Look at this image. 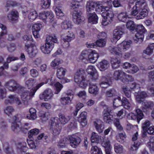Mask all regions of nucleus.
Listing matches in <instances>:
<instances>
[{
    "instance_id": "nucleus-1",
    "label": "nucleus",
    "mask_w": 154,
    "mask_h": 154,
    "mask_svg": "<svg viewBox=\"0 0 154 154\" xmlns=\"http://www.w3.org/2000/svg\"><path fill=\"white\" fill-rule=\"evenodd\" d=\"M74 2L71 3L70 5V9L73 11L72 16L73 22L75 23L79 24L84 20V17L82 16V7L79 5V0H72Z\"/></svg>"
},
{
    "instance_id": "nucleus-2",
    "label": "nucleus",
    "mask_w": 154,
    "mask_h": 154,
    "mask_svg": "<svg viewBox=\"0 0 154 154\" xmlns=\"http://www.w3.org/2000/svg\"><path fill=\"white\" fill-rule=\"evenodd\" d=\"M104 2L107 3L108 6H104L102 12L101 13L103 18L102 22V24L104 26L110 23L112 20L114 15L110 7L111 1L110 0H105Z\"/></svg>"
},
{
    "instance_id": "nucleus-3",
    "label": "nucleus",
    "mask_w": 154,
    "mask_h": 154,
    "mask_svg": "<svg viewBox=\"0 0 154 154\" xmlns=\"http://www.w3.org/2000/svg\"><path fill=\"white\" fill-rule=\"evenodd\" d=\"M57 38L55 36H48L46 38V42L45 45L40 47V49L45 54H49L54 47V43H57Z\"/></svg>"
},
{
    "instance_id": "nucleus-4",
    "label": "nucleus",
    "mask_w": 154,
    "mask_h": 154,
    "mask_svg": "<svg viewBox=\"0 0 154 154\" xmlns=\"http://www.w3.org/2000/svg\"><path fill=\"white\" fill-rule=\"evenodd\" d=\"M85 78V70L81 69L76 72L74 76V80L81 87L85 88L88 85L89 81L86 80Z\"/></svg>"
},
{
    "instance_id": "nucleus-5",
    "label": "nucleus",
    "mask_w": 154,
    "mask_h": 154,
    "mask_svg": "<svg viewBox=\"0 0 154 154\" xmlns=\"http://www.w3.org/2000/svg\"><path fill=\"white\" fill-rule=\"evenodd\" d=\"M43 82L38 84L36 86L31 89L29 91H27L26 90H25V88H24V90H23L22 91H20V93L21 94L22 98L24 101L29 100L30 97H32L34 96L37 90L43 85Z\"/></svg>"
},
{
    "instance_id": "nucleus-6",
    "label": "nucleus",
    "mask_w": 154,
    "mask_h": 154,
    "mask_svg": "<svg viewBox=\"0 0 154 154\" xmlns=\"http://www.w3.org/2000/svg\"><path fill=\"white\" fill-rule=\"evenodd\" d=\"M4 86L8 90L11 91H14L17 90L20 93L24 90V87L18 84L14 80L11 79L5 82Z\"/></svg>"
},
{
    "instance_id": "nucleus-7",
    "label": "nucleus",
    "mask_w": 154,
    "mask_h": 154,
    "mask_svg": "<svg viewBox=\"0 0 154 154\" xmlns=\"http://www.w3.org/2000/svg\"><path fill=\"white\" fill-rule=\"evenodd\" d=\"M135 30L137 33L133 37L134 41L135 43H140L143 41L144 38L143 34L146 30L142 25H137Z\"/></svg>"
},
{
    "instance_id": "nucleus-8",
    "label": "nucleus",
    "mask_w": 154,
    "mask_h": 154,
    "mask_svg": "<svg viewBox=\"0 0 154 154\" xmlns=\"http://www.w3.org/2000/svg\"><path fill=\"white\" fill-rule=\"evenodd\" d=\"M51 121V128L52 130L53 134L55 136L59 134L62 128L59 123V119L57 117L52 118Z\"/></svg>"
},
{
    "instance_id": "nucleus-9",
    "label": "nucleus",
    "mask_w": 154,
    "mask_h": 154,
    "mask_svg": "<svg viewBox=\"0 0 154 154\" xmlns=\"http://www.w3.org/2000/svg\"><path fill=\"white\" fill-rule=\"evenodd\" d=\"M136 113L133 112L129 113L127 116V118L129 119L136 120L137 123H139L140 121L143 119L144 115L142 111L140 109H137L136 110Z\"/></svg>"
},
{
    "instance_id": "nucleus-10",
    "label": "nucleus",
    "mask_w": 154,
    "mask_h": 154,
    "mask_svg": "<svg viewBox=\"0 0 154 154\" xmlns=\"http://www.w3.org/2000/svg\"><path fill=\"white\" fill-rule=\"evenodd\" d=\"M25 49L28 52L29 57L31 58L35 57L38 52L35 45L32 43H26Z\"/></svg>"
},
{
    "instance_id": "nucleus-11",
    "label": "nucleus",
    "mask_w": 154,
    "mask_h": 154,
    "mask_svg": "<svg viewBox=\"0 0 154 154\" xmlns=\"http://www.w3.org/2000/svg\"><path fill=\"white\" fill-rule=\"evenodd\" d=\"M86 71L88 73L91 75V80L90 82L96 83V81L98 78V75L96 71L95 68L91 66H89L86 69Z\"/></svg>"
},
{
    "instance_id": "nucleus-12",
    "label": "nucleus",
    "mask_w": 154,
    "mask_h": 154,
    "mask_svg": "<svg viewBox=\"0 0 154 154\" xmlns=\"http://www.w3.org/2000/svg\"><path fill=\"white\" fill-rule=\"evenodd\" d=\"M75 38V36L74 34L72 32L69 33L62 39V42H63L62 45L63 47L65 48H68L69 45V42L74 39Z\"/></svg>"
},
{
    "instance_id": "nucleus-13",
    "label": "nucleus",
    "mask_w": 154,
    "mask_h": 154,
    "mask_svg": "<svg viewBox=\"0 0 154 154\" xmlns=\"http://www.w3.org/2000/svg\"><path fill=\"white\" fill-rule=\"evenodd\" d=\"M53 94L51 89H48L45 90L42 94L40 95L41 100L44 99L45 101H48L52 97Z\"/></svg>"
},
{
    "instance_id": "nucleus-14",
    "label": "nucleus",
    "mask_w": 154,
    "mask_h": 154,
    "mask_svg": "<svg viewBox=\"0 0 154 154\" xmlns=\"http://www.w3.org/2000/svg\"><path fill=\"white\" fill-rule=\"evenodd\" d=\"M69 139L71 146L72 147L75 148L79 145L81 141L80 137L74 135L70 136Z\"/></svg>"
},
{
    "instance_id": "nucleus-15",
    "label": "nucleus",
    "mask_w": 154,
    "mask_h": 154,
    "mask_svg": "<svg viewBox=\"0 0 154 154\" xmlns=\"http://www.w3.org/2000/svg\"><path fill=\"white\" fill-rule=\"evenodd\" d=\"M97 6V3L93 2H88L86 5V14L87 15L94 13V9Z\"/></svg>"
},
{
    "instance_id": "nucleus-16",
    "label": "nucleus",
    "mask_w": 154,
    "mask_h": 154,
    "mask_svg": "<svg viewBox=\"0 0 154 154\" xmlns=\"http://www.w3.org/2000/svg\"><path fill=\"white\" fill-rule=\"evenodd\" d=\"M89 85V92L94 95H96L98 93L99 89L96 85V83H93L92 82H88V85Z\"/></svg>"
},
{
    "instance_id": "nucleus-17",
    "label": "nucleus",
    "mask_w": 154,
    "mask_h": 154,
    "mask_svg": "<svg viewBox=\"0 0 154 154\" xmlns=\"http://www.w3.org/2000/svg\"><path fill=\"white\" fill-rule=\"evenodd\" d=\"M134 95L136 97L137 101L139 103H141L143 101V100L147 96L146 92L144 91H138L135 92Z\"/></svg>"
},
{
    "instance_id": "nucleus-18",
    "label": "nucleus",
    "mask_w": 154,
    "mask_h": 154,
    "mask_svg": "<svg viewBox=\"0 0 154 154\" xmlns=\"http://www.w3.org/2000/svg\"><path fill=\"white\" fill-rule=\"evenodd\" d=\"M87 113L84 111L81 113L78 118V120L82 126H85L87 123Z\"/></svg>"
},
{
    "instance_id": "nucleus-19",
    "label": "nucleus",
    "mask_w": 154,
    "mask_h": 154,
    "mask_svg": "<svg viewBox=\"0 0 154 154\" xmlns=\"http://www.w3.org/2000/svg\"><path fill=\"white\" fill-rule=\"evenodd\" d=\"M108 49L111 54L113 55H118L120 57H122V51L120 49L119 45L118 47L115 46H109Z\"/></svg>"
},
{
    "instance_id": "nucleus-20",
    "label": "nucleus",
    "mask_w": 154,
    "mask_h": 154,
    "mask_svg": "<svg viewBox=\"0 0 154 154\" xmlns=\"http://www.w3.org/2000/svg\"><path fill=\"white\" fill-rule=\"evenodd\" d=\"M7 17L9 20L11 22L17 21L19 17L18 13L16 10H12L8 14Z\"/></svg>"
},
{
    "instance_id": "nucleus-21",
    "label": "nucleus",
    "mask_w": 154,
    "mask_h": 154,
    "mask_svg": "<svg viewBox=\"0 0 154 154\" xmlns=\"http://www.w3.org/2000/svg\"><path fill=\"white\" fill-rule=\"evenodd\" d=\"M122 30V28L121 27H117L113 32V38L116 39H119L123 34Z\"/></svg>"
},
{
    "instance_id": "nucleus-22",
    "label": "nucleus",
    "mask_w": 154,
    "mask_h": 154,
    "mask_svg": "<svg viewBox=\"0 0 154 154\" xmlns=\"http://www.w3.org/2000/svg\"><path fill=\"white\" fill-rule=\"evenodd\" d=\"M147 8V7L141 9V10L140 11L139 14L135 17V18L138 20L143 19L145 17H147L148 13Z\"/></svg>"
},
{
    "instance_id": "nucleus-23",
    "label": "nucleus",
    "mask_w": 154,
    "mask_h": 154,
    "mask_svg": "<svg viewBox=\"0 0 154 154\" xmlns=\"http://www.w3.org/2000/svg\"><path fill=\"white\" fill-rule=\"evenodd\" d=\"M96 129L99 133L102 132L104 128L103 122L100 120H97L94 122Z\"/></svg>"
},
{
    "instance_id": "nucleus-24",
    "label": "nucleus",
    "mask_w": 154,
    "mask_h": 154,
    "mask_svg": "<svg viewBox=\"0 0 154 154\" xmlns=\"http://www.w3.org/2000/svg\"><path fill=\"white\" fill-rule=\"evenodd\" d=\"M102 146L105 148L106 154H111V148L110 147V142L109 140H107L103 141L102 142Z\"/></svg>"
},
{
    "instance_id": "nucleus-25",
    "label": "nucleus",
    "mask_w": 154,
    "mask_h": 154,
    "mask_svg": "<svg viewBox=\"0 0 154 154\" xmlns=\"http://www.w3.org/2000/svg\"><path fill=\"white\" fill-rule=\"evenodd\" d=\"M131 42L124 41L120 44L119 45L120 49L122 51H125L128 49L130 46Z\"/></svg>"
},
{
    "instance_id": "nucleus-26",
    "label": "nucleus",
    "mask_w": 154,
    "mask_h": 154,
    "mask_svg": "<svg viewBox=\"0 0 154 154\" xmlns=\"http://www.w3.org/2000/svg\"><path fill=\"white\" fill-rule=\"evenodd\" d=\"M109 66V62L106 60H103L98 64V67L101 71H104L107 69Z\"/></svg>"
},
{
    "instance_id": "nucleus-27",
    "label": "nucleus",
    "mask_w": 154,
    "mask_h": 154,
    "mask_svg": "<svg viewBox=\"0 0 154 154\" xmlns=\"http://www.w3.org/2000/svg\"><path fill=\"white\" fill-rule=\"evenodd\" d=\"M73 97V95L72 94L70 95L69 96H68L67 97H62L60 99V102L63 105H66L70 103Z\"/></svg>"
},
{
    "instance_id": "nucleus-28",
    "label": "nucleus",
    "mask_w": 154,
    "mask_h": 154,
    "mask_svg": "<svg viewBox=\"0 0 154 154\" xmlns=\"http://www.w3.org/2000/svg\"><path fill=\"white\" fill-rule=\"evenodd\" d=\"M66 69L63 67H58L57 72V76L59 79H62L64 77Z\"/></svg>"
},
{
    "instance_id": "nucleus-29",
    "label": "nucleus",
    "mask_w": 154,
    "mask_h": 154,
    "mask_svg": "<svg viewBox=\"0 0 154 154\" xmlns=\"http://www.w3.org/2000/svg\"><path fill=\"white\" fill-rule=\"evenodd\" d=\"M36 112L35 109L32 108H31L29 109L30 114H28L26 117L29 119L35 120L37 117Z\"/></svg>"
},
{
    "instance_id": "nucleus-30",
    "label": "nucleus",
    "mask_w": 154,
    "mask_h": 154,
    "mask_svg": "<svg viewBox=\"0 0 154 154\" xmlns=\"http://www.w3.org/2000/svg\"><path fill=\"white\" fill-rule=\"evenodd\" d=\"M87 15L88 21L93 24H96L97 22L98 17L96 14L93 13Z\"/></svg>"
},
{
    "instance_id": "nucleus-31",
    "label": "nucleus",
    "mask_w": 154,
    "mask_h": 154,
    "mask_svg": "<svg viewBox=\"0 0 154 154\" xmlns=\"http://www.w3.org/2000/svg\"><path fill=\"white\" fill-rule=\"evenodd\" d=\"M99 57L97 53L92 52L88 55V58L90 61L92 63H95Z\"/></svg>"
},
{
    "instance_id": "nucleus-32",
    "label": "nucleus",
    "mask_w": 154,
    "mask_h": 154,
    "mask_svg": "<svg viewBox=\"0 0 154 154\" xmlns=\"http://www.w3.org/2000/svg\"><path fill=\"white\" fill-rule=\"evenodd\" d=\"M136 6L141 9L143 8L147 7V5L145 0H137L135 1V5Z\"/></svg>"
},
{
    "instance_id": "nucleus-33",
    "label": "nucleus",
    "mask_w": 154,
    "mask_h": 154,
    "mask_svg": "<svg viewBox=\"0 0 154 154\" xmlns=\"http://www.w3.org/2000/svg\"><path fill=\"white\" fill-rule=\"evenodd\" d=\"M142 105V108L143 110L145 109L147 110L152 109L154 106L153 103L151 102H147L143 101L141 103Z\"/></svg>"
},
{
    "instance_id": "nucleus-34",
    "label": "nucleus",
    "mask_w": 154,
    "mask_h": 154,
    "mask_svg": "<svg viewBox=\"0 0 154 154\" xmlns=\"http://www.w3.org/2000/svg\"><path fill=\"white\" fill-rule=\"evenodd\" d=\"M20 124L12 122L11 129L14 132L18 133L21 131Z\"/></svg>"
},
{
    "instance_id": "nucleus-35",
    "label": "nucleus",
    "mask_w": 154,
    "mask_h": 154,
    "mask_svg": "<svg viewBox=\"0 0 154 154\" xmlns=\"http://www.w3.org/2000/svg\"><path fill=\"white\" fill-rule=\"evenodd\" d=\"M154 51V43L150 44L146 49L143 51V53L148 55H150L153 53Z\"/></svg>"
},
{
    "instance_id": "nucleus-36",
    "label": "nucleus",
    "mask_w": 154,
    "mask_h": 154,
    "mask_svg": "<svg viewBox=\"0 0 154 154\" xmlns=\"http://www.w3.org/2000/svg\"><path fill=\"white\" fill-rule=\"evenodd\" d=\"M101 87L104 88H107L109 86V79L105 77H103L101 82L100 83Z\"/></svg>"
},
{
    "instance_id": "nucleus-37",
    "label": "nucleus",
    "mask_w": 154,
    "mask_h": 154,
    "mask_svg": "<svg viewBox=\"0 0 154 154\" xmlns=\"http://www.w3.org/2000/svg\"><path fill=\"white\" fill-rule=\"evenodd\" d=\"M137 25L131 20H128L127 22L126 26L127 29L131 31H134L136 29Z\"/></svg>"
},
{
    "instance_id": "nucleus-38",
    "label": "nucleus",
    "mask_w": 154,
    "mask_h": 154,
    "mask_svg": "<svg viewBox=\"0 0 154 154\" xmlns=\"http://www.w3.org/2000/svg\"><path fill=\"white\" fill-rule=\"evenodd\" d=\"M59 120L62 124L65 125L70 120V118L69 116H65L63 114H60L59 116Z\"/></svg>"
},
{
    "instance_id": "nucleus-39",
    "label": "nucleus",
    "mask_w": 154,
    "mask_h": 154,
    "mask_svg": "<svg viewBox=\"0 0 154 154\" xmlns=\"http://www.w3.org/2000/svg\"><path fill=\"white\" fill-rule=\"evenodd\" d=\"M18 150L21 153L25 152L27 150L26 144L24 142L20 143L18 145Z\"/></svg>"
},
{
    "instance_id": "nucleus-40",
    "label": "nucleus",
    "mask_w": 154,
    "mask_h": 154,
    "mask_svg": "<svg viewBox=\"0 0 154 154\" xmlns=\"http://www.w3.org/2000/svg\"><path fill=\"white\" fill-rule=\"evenodd\" d=\"M128 17V15L126 12H121L118 16L119 20L123 22H125Z\"/></svg>"
},
{
    "instance_id": "nucleus-41",
    "label": "nucleus",
    "mask_w": 154,
    "mask_h": 154,
    "mask_svg": "<svg viewBox=\"0 0 154 154\" xmlns=\"http://www.w3.org/2000/svg\"><path fill=\"white\" fill-rule=\"evenodd\" d=\"M100 137L97 134L94 132L91 134V140L92 143H98L99 142Z\"/></svg>"
},
{
    "instance_id": "nucleus-42",
    "label": "nucleus",
    "mask_w": 154,
    "mask_h": 154,
    "mask_svg": "<svg viewBox=\"0 0 154 154\" xmlns=\"http://www.w3.org/2000/svg\"><path fill=\"white\" fill-rule=\"evenodd\" d=\"M111 63L113 68L114 69L116 68L119 66L120 61L116 58H112Z\"/></svg>"
},
{
    "instance_id": "nucleus-43",
    "label": "nucleus",
    "mask_w": 154,
    "mask_h": 154,
    "mask_svg": "<svg viewBox=\"0 0 154 154\" xmlns=\"http://www.w3.org/2000/svg\"><path fill=\"white\" fill-rule=\"evenodd\" d=\"M37 12L35 11L31 10L29 12L28 17L30 21H33L37 18Z\"/></svg>"
},
{
    "instance_id": "nucleus-44",
    "label": "nucleus",
    "mask_w": 154,
    "mask_h": 154,
    "mask_svg": "<svg viewBox=\"0 0 154 154\" xmlns=\"http://www.w3.org/2000/svg\"><path fill=\"white\" fill-rule=\"evenodd\" d=\"M71 23L70 21L65 20L62 23L61 27L63 29H67L71 27Z\"/></svg>"
},
{
    "instance_id": "nucleus-45",
    "label": "nucleus",
    "mask_w": 154,
    "mask_h": 154,
    "mask_svg": "<svg viewBox=\"0 0 154 154\" xmlns=\"http://www.w3.org/2000/svg\"><path fill=\"white\" fill-rule=\"evenodd\" d=\"M125 73L121 70L116 71L114 73L113 76L116 80L120 79L122 75L124 76Z\"/></svg>"
},
{
    "instance_id": "nucleus-46",
    "label": "nucleus",
    "mask_w": 154,
    "mask_h": 154,
    "mask_svg": "<svg viewBox=\"0 0 154 154\" xmlns=\"http://www.w3.org/2000/svg\"><path fill=\"white\" fill-rule=\"evenodd\" d=\"M116 90L114 88H112L106 91L105 94L106 97H111L116 95Z\"/></svg>"
},
{
    "instance_id": "nucleus-47",
    "label": "nucleus",
    "mask_w": 154,
    "mask_h": 154,
    "mask_svg": "<svg viewBox=\"0 0 154 154\" xmlns=\"http://www.w3.org/2000/svg\"><path fill=\"white\" fill-rule=\"evenodd\" d=\"M122 105L126 109H129L131 106V104L129 102L128 100L125 97H124L122 99Z\"/></svg>"
},
{
    "instance_id": "nucleus-48",
    "label": "nucleus",
    "mask_w": 154,
    "mask_h": 154,
    "mask_svg": "<svg viewBox=\"0 0 154 154\" xmlns=\"http://www.w3.org/2000/svg\"><path fill=\"white\" fill-rule=\"evenodd\" d=\"M50 85H54L56 89L55 93L57 94H58L60 91L63 87L62 85L59 82H57L55 84L51 82L50 84Z\"/></svg>"
},
{
    "instance_id": "nucleus-49",
    "label": "nucleus",
    "mask_w": 154,
    "mask_h": 154,
    "mask_svg": "<svg viewBox=\"0 0 154 154\" xmlns=\"http://www.w3.org/2000/svg\"><path fill=\"white\" fill-rule=\"evenodd\" d=\"M15 96L12 95L9 96L8 98L5 100L4 103L6 105L13 103L15 102Z\"/></svg>"
},
{
    "instance_id": "nucleus-50",
    "label": "nucleus",
    "mask_w": 154,
    "mask_h": 154,
    "mask_svg": "<svg viewBox=\"0 0 154 154\" xmlns=\"http://www.w3.org/2000/svg\"><path fill=\"white\" fill-rule=\"evenodd\" d=\"M91 153V154H103L101 150L96 146L92 147Z\"/></svg>"
},
{
    "instance_id": "nucleus-51",
    "label": "nucleus",
    "mask_w": 154,
    "mask_h": 154,
    "mask_svg": "<svg viewBox=\"0 0 154 154\" xmlns=\"http://www.w3.org/2000/svg\"><path fill=\"white\" fill-rule=\"evenodd\" d=\"M39 132L38 129L35 128L31 130L28 133V137L30 138L33 136L38 134Z\"/></svg>"
},
{
    "instance_id": "nucleus-52",
    "label": "nucleus",
    "mask_w": 154,
    "mask_h": 154,
    "mask_svg": "<svg viewBox=\"0 0 154 154\" xmlns=\"http://www.w3.org/2000/svg\"><path fill=\"white\" fill-rule=\"evenodd\" d=\"M14 109L11 106H8L6 107L4 109V112L8 116L11 115L14 111Z\"/></svg>"
},
{
    "instance_id": "nucleus-53",
    "label": "nucleus",
    "mask_w": 154,
    "mask_h": 154,
    "mask_svg": "<svg viewBox=\"0 0 154 154\" xmlns=\"http://www.w3.org/2000/svg\"><path fill=\"white\" fill-rule=\"evenodd\" d=\"M0 28L3 30L2 32H1L0 34V41H1L2 40H4V36L7 34V32L6 30V27L2 24H0Z\"/></svg>"
},
{
    "instance_id": "nucleus-54",
    "label": "nucleus",
    "mask_w": 154,
    "mask_h": 154,
    "mask_svg": "<svg viewBox=\"0 0 154 154\" xmlns=\"http://www.w3.org/2000/svg\"><path fill=\"white\" fill-rule=\"evenodd\" d=\"M114 149L115 152L118 153H122L123 151V146L118 143H115L114 144Z\"/></svg>"
},
{
    "instance_id": "nucleus-55",
    "label": "nucleus",
    "mask_w": 154,
    "mask_h": 154,
    "mask_svg": "<svg viewBox=\"0 0 154 154\" xmlns=\"http://www.w3.org/2000/svg\"><path fill=\"white\" fill-rule=\"evenodd\" d=\"M103 120L107 123L110 124L111 123L113 119V116L110 114L106 115L103 116Z\"/></svg>"
},
{
    "instance_id": "nucleus-56",
    "label": "nucleus",
    "mask_w": 154,
    "mask_h": 154,
    "mask_svg": "<svg viewBox=\"0 0 154 154\" xmlns=\"http://www.w3.org/2000/svg\"><path fill=\"white\" fill-rule=\"evenodd\" d=\"M50 0H42L41 1V5L42 8H49L50 5Z\"/></svg>"
},
{
    "instance_id": "nucleus-57",
    "label": "nucleus",
    "mask_w": 154,
    "mask_h": 154,
    "mask_svg": "<svg viewBox=\"0 0 154 154\" xmlns=\"http://www.w3.org/2000/svg\"><path fill=\"white\" fill-rule=\"evenodd\" d=\"M116 139L119 142H122L124 139L126 138L125 134L124 133H121L119 134L116 136Z\"/></svg>"
},
{
    "instance_id": "nucleus-58",
    "label": "nucleus",
    "mask_w": 154,
    "mask_h": 154,
    "mask_svg": "<svg viewBox=\"0 0 154 154\" xmlns=\"http://www.w3.org/2000/svg\"><path fill=\"white\" fill-rule=\"evenodd\" d=\"M140 8H138L137 6L134 5L131 10V15L135 16V17L138 12L140 11Z\"/></svg>"
},
{
    "instance_id": "nucleus-59",
    "label": "nucleus",
    "mask_w": 154,
    "mask_h": 154,
    "mask_svg": "<svg viewBox=\"0 0 154 154\" xmlns=\"http://www.w3.org/2000/svg\"><path fill=\"white\" fill-rule=\"evenodd\" d=\"M122 90L125 96L128 98L131 97V92L128 88L126 86H123Z\"/></svg>"
},
{
    "instance_id": "nucleus-60",
    "label": "nucleus",
    "mask_w": 154,
    "mask_h": 154,
    "mask_svg": "<svg viewBox=\"0 0 154 154\" xmlns=\"http://www.w3.org/2000/svg\"><path fill=\"white\" fill-rule=\"evenodd\" d=\"M113 105L114 107L115 106L118 107L121 104H122V100H121V98L118 97L117 99H115L113 102Z\"/></svg>"
},
{
    "instance_id": "nucleus-61",
    "label": "nucleus",
    "mask_w": 154,
    "mask_h": 154,
    "mask_svg": "<svg viewBox=\"0 0 154 154\" xmlns=\"http://www.w3.org/2000/svg\"><path fill=\"white\" fill-rule=\"evenodd\" d=\"M106 41L104 39H100L97 41L96 44L98 47H103L105 45Z\"/></svg>"
},
{
    "instance_id": "nucleus-62",
    "label": "nucleus",
    "mask_w": 154,
    "mask_h": 154,
    "mask_svg": "<svg viewBox=\"0 0 154 154\" xmlns=\"http://www.w3.org/2000/svg\"><path fill=\"white\" fill-rule=\"evenodd\" d=\"M13 121L12 122L20 124V121L22 119V116L20 114H17L14 116L13 118Z\"/></svg>"
},
{
    "instance_id": "nucleus-63",
    "label": "nucleus",
    "mask_w": 154,
    "mask_h": 154,
    "mask_svg": "<svg viewBox=\"0 0 154 154\" xmlns=\"http://www.w3.org/2000/svg\"><path fill=\"white\" fill-rule=\"evenodd\" d=\"M61 63V60L58 58H56L51 62V66L52 67H55L60 64Z\"/></svg>"
},
{
    "instance_id": "nucleus-64",
    "label": "nucleus",
    "mask_w": 154,
    "mask_h": 154,
    "mask_svg": "<svg viewBox=\"0 0 154 154\" xmlns=\"http://www.w3.org/2000/svg\"><path fill=\"white\" fill-rule=\"evenodd\" d=\"M140 143L137 141H135L134 142V144L132 146L131 148V150L132 151H136L140 146Z\"/></svg>"
}]
</instances>
